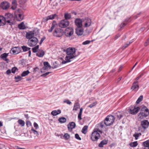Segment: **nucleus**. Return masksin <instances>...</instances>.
<instances>
[{"label":"nucleus","mask_w":149,"mask_h":149,"mask_svg":"<svg viewBox=\"0 0 149 149\" xmlns=\"http://www.w3.org/2000/svg\"><path fill=\"white\" fill-rule=\"evenodd\" d=\"M26 0H19V2L20 4H22L26 2Z\"/></svg>","instance_id":"nucleus-59"},{"label":"nucleus","mask_w":149,"mask_h":149,"mask_svg":"<svg viewBox=\"0 0 149 149\" xmlns=\"http://www.w3.org/2000/svg\"><path fill=\"white\" fill-rule=\"evenodd\" d=\"M132 42H127V43L124 45V46H123L122 47V49H124L125 48H126L128 46H129L130 44L132 43Z\"/></svg>","instance_id":"nucleus-45"},{"label":"nucleus","mask_w":149,"mask_h":149,"mask_svg":"<svg viewBox=\"0 0 149 149\" xmlns=\"http://www.w3.org/2000/svg\"><path fill=\"white\" fill-rule=\"evenodd\" d=\"M83 109L82 108H81L79 110V112L78 113V119L79 120H81L82 119V118L81 117V116L82 113V112L83 111Z\"/></svg>","instance_id":"nucleus-32"},{"label":"nucleus","mask_w":149,"mask_h":149,"mask_svg":"<svg viewBox=\"0 0 149 149\" xmlns=\"http://www.w3.org/2000/svg\"><path fill=\"white\" fill-rule=\"evenodd\" d=\"M11 70L10 69H8L6 71V73L7 74H9L11 73Z\"/></svg>","instance_id":"nucleus-64"},{"label":"nucleus","mask_w":149,"mask_h":149,"mask_svg":"<svg viewBox=\"0 0 149 149\" xmlns=\"http://www.w3.org/2000/svg\"><path fill=\"white\" fill-rule=\"evenodd\" d=\"M97 104V103L96 102H94L92 104H90L88 106V107L91 108L92 107H93L94 106H95Z\"/></svg>","instance_id":"nucleus-53"},{"label":"nucleus","mask_w":149,"mask_h":149,"mask_svg":"<svg viewBox=\"0 0 149 149\" xmlns=\"http://www.w3.org/2000/svg\"><path fill=\"white\" fill-rule=\"evenodd\" d=\"M69 24V22L67 19H63L59 23V26L62 28H66L68 26Z\"/></svg>","instance_id":"nucleus-11"},{"label":"nucleus","mask_w":149,"mask_h":149,"mask_svg":"<svg viewBox=\"0 0 149 149\" xmlns=\"http://www.w3.org/2000/svg\"><path fill=\"white\" fill-rule=\"evenodd\" d=\"M23 12L20 9H18L15 11V14L16 19L21 21L23 19Z\"/></svg>","instance_id":"nucleus-5"},{"label":"nucleus","mask_w":149,"mask_h":149,"mask_svg":"<svg viewBox=\"0 0 149 149\" xmlns=\"http://www.w3.org/2000/svg\"><path fill=\"white\" fill-rule=\"evenodd\" d=\"M49 20L53 19H54L55 17H57V15L56 14L51 15H50L47 16Z\"/></svg>","instance_id":"nucleus-36"},{"label":"nucleus","mask_w":149,"mask_h":149,"mask_svg":"<svg viewBox=\"0 0 149 149\" xmlns=\"http://www.w3.org/2000/svg\"><path fill=\"white\" fill-rule=\"evenodd\" d=\"M30 72L28 70L24 71L21 74V76L22 77H25Z\"/></svg>","instance_id":"nucleus-43"},{"label":"nucleus","mask_w":149,"mask_h":149,"mask_svg":"<svg viewBox=\"0 0 149 149\" xmlns=\"http://www.w3.org/2000/svg\"><path fill=\"white\" fill-rule=\"evenodd\" d=\"M76 126L75 123L74 122H71L68 125V128L69 131H72L73 129Z\"/></svg>","instance_id":"nucleus-23"},{"label":"nucleus","mask_w":149,"mask_h":149,"mask_svg":"<svg viewBox=\"0 0 149 149\" xmlns=\"http://www.w3.org/2000/svg\"><path fill=\"white\" fill-rule=\"evenodd\" d=\"M149 44V38L147 39L144 44L145 46H147Z\"/></svg>","instance_id":"nucleus-61"},{"label":"nucleus","mask_w":149,"mask_h":149,"mask_svg":"<svg viewBox=\"0 0 149 149\" xmlns=\"http://www.w3.org/2000/svg\"><path fill=\"white\" fill-rule=\"evenodd\" d=\"M26 125L27 127H29L31 125V123L30 121H26Z\"/></svg>","instance_id":"nucleus-55"},{"label":"nucleus","mask_w":149,"mask_h":149,"mask_svg":"<svg viewBox=\"0 0 149 149\" xmlns=\"http://www.w3.org/2000/svg\"><path fill=\"white\" fill-rule=\"evenodd\" d=\"M45 39V37H43V38H42L41 39V40L40 41V45H41L42 43V42H43V41Z\"/></svg>","instance_id":"nucleus-63"},{"label":"nucleus","mask_w":149,"mask_h":149,"mask_svg":"<svg viewBox=\"0 0 149 149\" xmlns=\"http://www.w3.org/2000/svg\"><path fill=\"white\" fill-rule=\"evenodd\" d=\"M75 23L77 28L82 27L83 26V19L77 18L75 19Z\"/></svg>","instance_id":"nucleus-16"},{"label":"nucleus","mask_w":149,"mask_h":149,"mask_svg":"<svg viewBox=\"0 0 149 149\" xmlns=\"http://www.w3.org/2000/svg\"><path fill=\"white\" fill-rule=\"evenodd\" d=\"M5 18L6 22L9 25H11L14 23V17H13V15L9 13L6 14Z\"/></svg>","instance_id":"nucleus-3"},{"label":"nucleus","mask_w":149,"mask_h":149,"mask_svg":"<svg viewBox=\"0 0 149 149\" xmlns=\"http://www.w3.org/2000/svg\"><path fill=\"white\" fill-rule=\"evenodd\" d=\"M88 128V126L87 125H85L84 126L83 128L82 129V130H81V132H82L84 134H85L87 132V130Z\"/></svg>","instance_id":"nucleus-33"},{"label":"nucleus","mask_w":149,"mask_h":149,"mask_svg":"<svg viewBox=\"0 0 149 149\" xmlns=\"http://www.w3.org/2000/svg\"><path fill=\"white\" fill-rule=\"evenodd\" d=\"M44 66L42 68L43 70H45L48 68L50 69L51 68L50 65L48 62L45 61L43 63Z\"/></svg>","instance_id":"nucleus-26"},{"label":"nucleus","mask_w":149,"mask_h":149,"mask_svg":"<svg viewBox=\"0 0 149 149\" xmlns=\"http://www.w3.org/2000/svg\"><path fill=\"white\" fill-rule=\"evenodd\" d=\"M141 126L143 128L144 130L148 128L149 125V122L147 120H144L141 122Z\"/></svg>","instance_id":"nucleus-15"},{"label":"nucleus","mask_w":149,"mask_h":149,"mask_svg":"<svg viewBox=\"0 0 149 149\" xmlns=\"http://www.w3.org/2000/svg\"><path fill=\"white\" fill-rule=\"evenodd\" d=\"M91 42V41L89 40H87L86 41H85L82 44L83 45H87L89 44Z\"/></svg>","instance_id":"nucleus-50"},{"label":"nucleus","mask_w":149,"mask_h":149,"mask_svg":"<svg viewBox=\"0 0 149 149\" xmlns=\"http://www.w3.org/2000/svg\"><path fill=\"white\" fill-rule=\"evenodd\" d=\"M143 99V96L142 95H141L138 98L136 102V103L137 104H139L140 102Z\"/></svg>","instance_id":"nucleus-46"},{"label":"nucleus","mask_w":149,"mask_h":149,"mask_svg":"<svg viewBox=\"0 0 149 149\" xmlns=\"http://www.w3.org/2000/svg\"><path fill=\"white\" fill-rule=\"evenodd\" d=\"M139 81H138L135 80L133 83L131 89L132 91L135 89H136V90L137 91L139 88Z\"/></svg>","instance_id":"nucleus-17"},{"label":"nucleus","mask_w":149,"mask_h":149,"mask_svg":"<svg viewBox=\"0 0 149 149\" xmlns=\"http://www.w3.org/2000/svg\"><path fill=\"white\" fill-rule=\"evenodd\" d=\"M61 111L60 109H58L57 110L53 111L51 113V114L54 116H56L58 114L61 113Z\"/></svg>","instance_id":"nucleus-28"},{"label":"nucleus","mask_w":149,"mask_h":149,"mask_svg":"<svg viewBox=\"0 0 149 149\" xmlns=\"http://www.w3.org/2000/svg\"><path fill=\"white\" fill-rule=\"evenodd\" d=\"M39 47V45H37L34 47L32 48V52L33 53H37L38 50V48Z\"/></svg>","instance_id":"nucleus-39"},{"label":"nucleus","mask_w":149,"mask_h":149,"mask_svg":"<svg viewBox=\"0 0 149 149\" xmlns=\"http://www.w3.org/2000/svg\"><path fill=\"white\" fill-rule=\"evenodd\" d=\"M18 70V69L16 67H14L11 70L12 72L13 73H15V72L17 70Z\"/></svg>","instance_id":"nucleus-47"},{"label":"nucleus","mask_w":149,"mask_h":149,"mask_svg":"<svg viewBox=\"0 0 149 149\" xmlns=\"http://www.w3.org/2000/svg\"><path fill=\"white\" fill-rule=\"evenodd\" d=\"M140 107H136V106H134L133 108L132 107H130V109L128 110V112L130 114L134 115L136 114L140 110Z\"/></svg>","instance_id":"nucleus-9"},{"label":"nucleus","mask_w":149,"mask_h":149,"mask_svg":"<svg viewBox=\"0 0 149 149\" xmlns=\"http://www.w3.org/2000/svg\"><path fill=\"white\" fill-rule=\"evenodd\" d=\"M57 24L56 22L55 21H53L52 23V26L50 29L48 30V32L50 33L52 32L54 29H55L56 28H57Z\"/></svg>","instance_id":"nucleus-22"},{"label":"nucleus","mask_w":149,"mask_h":149,"mask_svg":"<svg viewBox=\"0 0 149 149\" xmlns=\"http://www.w3.org/2000/svg\"><path fill=\"white\" fill-rule=\"evenodd\" d=\"M18 27L20 29L23 30L26 29V26L23 22H22L19 24Z\"/></svg>","instance_id":"nucleus-30"},{"label":"nucleus","mask_w":149,"mask_h":149,"mask_svg":"<svg viewBox=\"0 0 149 149\" xmlns=\"http://www.w3.org/2000/svg\"><path fill=\"white\" fill-rule=\"evenodd\" d=\"M63 137L65 140H67L70 138V136L68 134L66 133L64 134Z\"/></svg>","instance_id":"nucleus-42"},{"label":"nucleus","mask_w":149,"mask_h":149,"mask_svg":"<svg viewBox=\"0 0 149 149\" xmlns=\"http://www.w3.org/2000/svg\"><path fill=\"white\" fill-rule=\"evenodd\" d=\"M133 136L135 137V139L137 140L138 139L139 136L137 134H134L133 135Z\"/></svg>","instance_id":"nucleus-62"},{"label":"nucleus","mask_w":149,"mask_h":149,"mask_svg":"<svg viewBox=\"0 0 149 149\" xmlns=\"http://www.w3.org/2000/svg\"><path fill=\"white\" fill-rule=\"evenodd\" d=\"M52 72H47L45 74H41L40 75V76L41 77H45L48 75L49 74L51 73Z\"/></svg>","instance_id":"nucleus-49"},{"label":"nucleus","mask_w":149,"mask_h":149,"mask_svg":"<svg viewBox=\"0 0 149 149\" xmlns=\"http://www.w3.org/2000/svg\"><path fill=\"white\" fill-rule=\"evenodd\" d=\"M63 102L65 103H66L68 104H70L71 103V102L68 99L65 100L63 101Z\"/></svg>","instance_id":"nucleus-48"},{"label":"nucleus","mask_w":149,"mask_h":149,"mask_svg":"<svg viewBox=\"0 0 149 149\" xmlns=\"http://www.w3.org/2000/svg\"><path fill=\"white\" fill-rule=\"evenodd\" d=\"M84 32V29L82 27L77 28L75 29V33L78 36L82 35Z\"/></svg>","instance_id":"nucleus-21"},{"label":"nucleus","mask_w":149,"mask_h":149,"mask_svg":"<svg viewBox=\"0 0 149 149\" xmlns=\"http://www.w3.org/2000/svg\"><path fill=\"white\" fill-rule=\"evenodd\" d=\"M138 144L137 141H134L133 142H131L129 144V145L130 147H134L136 146Z\"/></svg>","instance_id":"nucleus-37"},{"label":"nucleus","mask_w":149,"mask_h":149,"mask_svg":"<svg viewBox=\"0 0 149 149\" xmlns=\"http://www.w3.org/2000/svg\"><path fill=\"white\" fill-rule=\"evenodd\" d=\"M83 19V26L84 27L89 26L91 24V21L90 19L86 18Z\"/></svg>","instance_id":"nucleus-10"},{"label":"nucleus","mask_w":149,"mask_h":149,"mask_svg":"<svg viewBox=\"0 0 149 149\" xmlns=\"http://www.w3.org/2000/svg\"><path fill=\"white\" fill-rule=\"evenodd\" d=\"M58 121L61 123H64L66 122V119L65 118L61 117L58 119Z\"/></svg>","instance_id":"nucleus-40"},{"label":"nucleus","mask_w":149,"mask_h":149,"mask_svg":"<svg viewBox=\"0 0 149 149\" xmlns=\"http://www.w3.org/2000/svg\"><path fill=\"white\" fill-rule=\"evenodd\" d=\"M38 42V39L35 37L28 41V44L30 47H33L36 45Z\"/></svg>","instance_id":"nucleus-8"},{"label":"nucleus","mask_w":149,"mask_h":149,"mask_svg":"<svg viewBox=\"0 0 149 149\" xmlns=\"http://www.w3.org/2000/svg\"><path fill=\"white\" fill-rule=\"evenodd\" d=\"M33 125L34 127L36 129H37L38 128V124L36 122H34L33 124Z\"/></svg>","instance_id":"nucleus-57"},{"label":"nucleus","mask_w":149,"mask_h":149,"mask_svg":"<svg viewBox=\"0 0 149 149\" xmlns=\"http://www.w3.org/2000/svg\"><path fill=\"white\" fill-rule=\"evenodd\" d=\"M74 33V30L71 27L67 28L65 31V34L67 37H70Z\"/></svg>","instance_id":"nucleus-12"},{"label":"nucleus","mask_w":149,"mask_h":149,"mask_svg":"<svg viewBox=\"0 0 149 149\" xmlns=\"http://www.w3.org/2000/svg\"><path fill=\"white\" fill-rule=\"evenodd\" d=\"M114 120L115 118L113 116L108 115L104 120V124L107 126L111 125L113 123Z\"/></svg>","instance_id":"nucleus-4"},{"label":"nucleus","mask_w":149,"mask_h":149,"mask_svg":"<svg viewBox=\"0 0 149 149\" xmlns=\"http://www.w3.org/2000/svg\"><path fill=\"white\" fill-rule=\"evenodd\" d=\"M117 116L119 119H120L123 117V115L119 113L118 114H117Z\"/></svg>","instance_id":"nucleus-58"},{"label":"nucleus","mask_w":149,"mask_h":149,"mask_svg":"<svg viewBox=\"0 0 149 149\" xmlns=\"http://www.w3.org/2000/svg\"><path fill=\"white\" fill-rule=\"evenodd\" d=\"M97 131H94L93 132L91 135V139L93 141H97L100 138V135Z\"/></svg>","instance_id":"nucleus-6"},{"label":"nucleus","mask_w":149,"mask_h":149,"mask_svg":"<svg viewBox=\"0 0 149 149\" xmlns=\"http://www.w3.org/2000/svg\"><path fill=\"white\" fill-rule=\"evenodd\" d=\"M128 20L129 19H125L124 22L120 24V30L122 29V28L127 24Z\"/></svg>","instance_id":"nucleus-31"},{"label":"nucleus","mask_w":149,"mask_h":149,"mask_svg":"<svg viewBox=\"0 0 149 149\" xmlns=\"http://www.w3.org/2000/svg\"><path fill=\"white\" fill-rule=\"evenodd\" d=\"M45 54V52L42 50L39 49L38 50L37 52L36 53V55L37 56L42 57H43Z\"/></svg>","instance_id":"nucleus-24"},{"label":"nucleus","mask_w":149,"mask_h":149,"mask_svg":"<svg viewBox=\"0 0 149 149\" xmlns=\"http://www.w3.org/2000/svg\"><path fill=\"white\" fill-rule=\"evenodd\" d=\"M108 143V141L106 140H104L102 141L99 144L98 146L100 148H102L103 146L104 145L107 144Z\"/></svg>","instance_id":"nucleus-27"},{"label":"nucleus","mask_w":149,"mask_h":149,"mask_svg":"<svg viewBox=\"0 0 149 149\" xmlns=\"http://www.w3.org/2000/svg\"><path fill=\"white\" fill-rule=\"evenodd\" d=\"M21 48L19 47H16L12 48L10 50V53L16 54H18L21 51Z\"/></svg>","instance_id":"nucleus-13"},{"label":"nucleus","mask_w":149,"mask_h":149,"mask_svg":"<svg viewBox=\"0 0 149 149\" xmlns=\"http://www.w3.org/2000/svg\"><path fill=\"white\" fill-rule=\"evenodd\" d=\"M64 17L65 19H67L68 20V19H69L71 18V15L70 14L68 13H65Z\"/></svg>","instance_id":"nucleus-35"},{"label":"nucleus","mask_w":149,"mask_h":149,"mask_svg":"<svg viewBox=\"0 0 149 149\" xmlns=\"http://www.w3.org/2000/svg\"><path fill=\"white\" fill-rule=\"evenodd\" d=\"M12 5H16L17 6V3L16 0H13L12 2Z\"/></svg>","instance_id":"nucleus-60"},{"label":"nucleus","mask_w":149,"mask_h":149,"mask_svg":"<svg viewBox=\"0 0 149 149\" xmlns=\"http://www.w3.org/2000/svg\"><path fill=\"white\" fill-rule=\"evenodd\" d=\"M75 137L76 139L79 140L81 139V138L79 137V135L78 134H75Z\"/></svg>","instance_id":"nucleus-51"},{"label":"nucleus","mask_w":149,"mask_h":149,"mask_svg":"<svg viewBox=\"0 0 149 149\" xmlns=\"http://www.w3.org/2000/svg\"><path fill=\"white\" fill-rule=\"evenodd\" d=\"M104 122L103 121L98 124L96 126V131L102 133V130L104 128Z\"/></svg>","instance_id":"nucleus-14"},{"label":"nucleus","mask_w":149,"mask_h":149,"mask_svg":"<svg viewBox=\"0 0 149 149\" xmlns=\"http://www.w3.org/2000/svg\"><path fill=\"white\" fill-rule=\"evenodd\" d=\"M15 80H17V81L20 80L22 79L21 77L20 76H18L17 77H15Z\"/></svg>","instance_id":"nucleus-52"},{"label":"nucleus","mask_w":149,"mask_h":149,"mask_svg":"<svg viewBox=\"0 0 149 149\" xmlns=\"http://www.w3.org/2000/svg\"><path fill=\"white\" fill-rule=\"evenodd\" d=\"M63 31L62 29L60 28H57L54 29L53 34L54 36L60 37L63 36Z\"/></svg>","instance_id":"nucleus-7"},{"label":"nucleus","mask_w":149,"mask_h":149,"mask_svg":"<svg viewBox=\"0 0 149 149\" xmlns=\"http://www.w3.org/2000/svg\"><path fill=\"white\" fill-rule=\"evenodd\" d=\"M143 144L144 146L146 148H147L149 149V139L144 142Z\"/></svg>","instance_id":"nucleus-34"},{"label":"nucleus","mask_w":149,"mask_h":149,"mask_svg":"<svg viewBox=\"0 0 149 149\" xmlns=\"http://www.w3.org/2000/svg\"><path fill=\"white\" fill-rule=\"evenodd\" d=\"M80 107V104L78 102H76L74 104L73 111H77Z\"/></svg>","instance_id":"nucleus-29"},{"label":"nucleus","mask_w":149,"mask_h":149,"mask_svg":"<svg viewBox=\"0 0 149 149\" xmlns=\"http://www.w3.org/2000/svg\"><path fill=\"white\" fill-rule=\"evenodd\" d=\"M8 54L9 53H4L1 54L0 56L1 58L6 61L7 63L9 62V60L7 58V57L8 55Z\"/></svg>","instance_id":"nucleus-19"},{"label":"nucleus","mask_w":149,"mask_h":149,"mask_svg":"<svg viewBox=\"0 0 149 149\" xmlns=\"http://www.w3.org/2000/svg\"><path fill=\"white\" fill-rule=\"evenodd\" d=\"M34 32L33 31H31L27 32L26 34V38L27 39L30 40L32 38L35 37H34Z\"/></svg>","instance_id":"nucleus-18"},{"label":"nucleus","mask_w":149,"mask_h":149,"mask_svg":"<svg viewBox=\"0 0 149 149\" xmlns=\"http://www.w3.org/2000/svg\"><path fill=\"white\" fill-rule=\"evenodd\" d=\"M6 22L5 17L2 16H0V26L5 25Z\"/></svg>","instance_id":"nucleus-25"},{"label":"nucleus","mask_w":149,"mask_h":149,"mask_svg":"<svg viewBox=\"0 0 149 149\" xmlns=\"http://www.w3.org/2000/svg\"><path fill=\"white\" fill-rule=\"evenodd\" d=\"M31 130L32 131L33 133L34 134L35 136H38L39 134L37 131L35 130L33 128L31 129Z\"/></svg>","instance_id":"nucleus-44"},{"label":"nucleus","mask_w":149,"mask_h":149,"mask_svg":"<svg viewBox=\"0 0 149 149\" xmlns=\"http://www.w3.org/2000/svg\"><path fill=\"white\" fill-rule=\"evenodd\" d=\"M17 122L19 124L21 125V126L23 127L24 126L25 122L24 120H23L21 119H19Z\"/></svg>","instance_id":"nucleus-41"},{"label":"nucleus","mask_w":149,"mask_h":149,"mask_svg":"<svg viewBox=\"0 0 149 149\" xmlns=\"http://www.w3.org/2000/svg\"><path fill=\"white\" fill-rule=\"evenodd\" d=\"M149 115V110L145 106L143 107L141 109L140 112L138 114V116L141 119L146 117Z\"/></svg>","instance_id":"nucleus-2"},{"label":"nucleus","mask_w":149,"mask_h":149,"mask_svg":"<svg viewBox=\"0 0 149 149\" xmlns=\"http://www.w3.org/2000/svg\"><path fill=\"white\" fill-rule=\"evenodd\" d=\"M143 73H141V74H140L139 76L138 77H137L136 79H134L135 80H137L138 81V80L140 79V78L142 77V76L143 75Z\"/></svg>","instance_id":"nucleus-54"},{"label":"nucleus","mask_w":149,"mask_h":149,"mask_svg":"<svg viewBox=\"0 0 149 149\" xmlns=\"http://www.w3.org/2000/svg\"><path fill=\"white\" fill-rule=\"evenodd\" d=\"M49 20L47 16L44 17L43 19V21L44 22H46Z\"/></svg>","instance_id":"nucleus-56"},{"label":"nucleus","mask_w":149,"mask_h":149,"mask_svg":"<svg viewBox=\"0 0 149 149\" xmlns=\"http://www.w3.org/2000/svg\"><path fill=\"white\" fill-rule=\"evenodd\" d=\"M21 48L24 52H26L30 50L31 48L25 46H23L21 47Z\"/></svg>","instance_id":"nucleus-38"},{"label":"nucleus","mask_w":149,"mask_h":149,"mask_svg":"<svg viewBox=\"0 0 149 149\" xmlns=\"http://www.w3.org/2000/svg\"><path fill=\"white\" fill-rule=\"evenodd\" d=\"M0 6L3 9L6 10L9 7V3L6 1H3L1 3Z\"/></svg>","instance_id":"nucleus-20"},{"label":"nucleus","mask_w":149,"mask_h":149,"mask_svg":"<svg viewBox=\"0 0 149 149\" xmlns=\"http://www.w3.org/2000/svg\"><path fill=\"white\" fill-rule=\"evenodd\" d=\"M65 52L67 55L65 58V60L62 61V64H65L72 61L77 57V56L75 55L76 49L74 47H69L67 48L65 50Z\"/></svg>","instance_id":"nucleus-1"}]
</instances>
